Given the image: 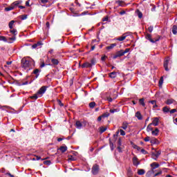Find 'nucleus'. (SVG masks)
<instances>
[{
    "instance_id": "obj_1",
    "label": "nucleus",
    "mask_w": 177,
    "mask_h": 177,
    "mask_svg": "<svg viewBox=\"0 0 177 177\" xmlns=\"http://www.w3.org/2000/svg\"><path fill=\"white\" fill-rule=\"evenodd\" d=\"M32 64V62L28 59V58H23L21 59V67L24 70H26V71H29L31 70V66Z\"/></svg>"
},
{
    "instance_id": "obj_2",
    "label": "nucleus",
    "mask_w": 177,
    "mask_h": 177,
    "mask_svg": "<svg viewBox=\"0 0 177 177\" xmlns=\"http://www.w3.org/2000/svg\"><path fill=\"white\" fill-rule=\"evenodd\" d=\"M21 3H23V1L18 0L14 1L11 5H12L14 9H16L17 8H19V9H26V6H21Z\"/></svg>"
},
{
    "instance_id": "obj_3",
    "label": "nucleus",
    "mask_w": 177,
    "mask_h": 177,
    "mask_svg": "<svg viewBox=\"0 0 177 177\" xmlns=\"http://www.w3.org/2000/svg\"><path fill=\"white\" fill-rule=\"evenodd\" d=\"M46 89H48V86H41L39 89V91L37 92L38 97H42V96H44V94L45 93V92H46Z\"/></svg>"
},
{
    "instance_id": "obj_4",
    "label": "nucleus",
    "mask_w": 177,
    "mask_h": 177,
    "mask_svg": "<svg viewBox=\"0 0 177 177\" xmlns=\"http://www.w3.org/2000/svg\"><path fill=\"white\" fill-rule=\"evenodd\" d=\"M145 38L149 42H151V44H156V42H158V41H160V39H152L151 35L149 33H147V35H145Z\"/></svg>"
},
{
    "instance_id": "obj_5",
    "label": "nucleus",
    "mask_w": 177,
    "mask_h": 177,
    "mask_svg": "<svg viewBox=\"0 0 177 177\" xmlns=\"http://www.w3.org/2000/svg\"><path fill=\"white\" fill-rule=\"evenodd\" d=\"M171 60V58L169 57H166L163 64L164 68L165 71H169V68H168V64H169V62Z\"/></svg>"
},
{
    "instance_id": "obj_6",
    "label": "nucleus",
    "mask_w": 177,
    "mask_h": 177,
    "mask_svg": "<svg viewBox=\"0 0 177 177\" xmlns=\"http://www.w3.org/2000/svg\"><path fill=\"white\" fill-rule=\"evenodd\" d=\"M91 172L93 175H97L99 174V165H94L92 167Z\"/></svg>"
},
{
    "instance_id": "obj_7",
    "label": "nucleus",
    "mask_w": 177,
    "mask_h": 177,
    "mask_svg": "<svg viewBox=\"0 0 177 177\" xmlns=\"http://www.w3.org/2000/svg\"><path fill=\"white\" fill-rule=\"evenodd\" d=\"M128 35H129V32H125L122 36L116 38V41H124L128 37Z\"/></svg>"
},
{
    "instance_id": "obj_8",
    "label": "nucleus",
    "mask_w": 177,
    "mask_h": 177,
    "mask_svg": "<svg viewBox=\"0 0 177 177\" xmlns=\"http://www.w3.org/2000/svg\"><path fill=\"white\" fill-rule=\"evenodd\" d=\"M124 50H120L118 51L115 55H113V59H117L118 57H121V56H124Z\"/></svg>"
},
{
    "instance_id": "obj_9",
    "label": "nucleus",
    "mask_w": 177,
    "mask_h": 177,
    "mask_svg": "<svg viewBox=\"0 0 177 177\" xmlns=\"http://www.w3.org/2000/svg\"><path fill=\"white\" fill-rule=\"evenodd\" d=\"M140 164V162H139V160H138V157L134 156L133 158V165H134L135 167H138V165H139Z\"/></svg>"
},
{
    "instance_id": "obj_10",
    "label": "nucleus",
    "mask_w": 177,
    "mask_h": 177,
    "mask_svg": "<svg viewBox=\"0 0 177 177\" xmlns=\"http://www.w3.org/2000/svg\"><path fill=\"white\" fill-rule=\"evenodd\" d=\"M82 68H91L92 67V65L89 62H84L81 66Z\"/></svg>"
},
{
    "instance_id": "obj_11",
    "label": "nucleus",
    "mask_w": 177,
    "mask_h": 177,
    "mask_svg": "<svg viewBox=\"0 0 177 177\" xmlns=\"http://www.w3.org/2000/svg\"><path fill=\"white\" fill-rule=\"evenodd\" d=\"M135 117H136V118H138V120H139L140 121H142V120H143V115H142L140 111H137L136 113Z\"/></svg>"
},
{
    "instance_id": "obj_12",
    "label": "nucleus",
    "mask_w": 177,
    "mask_h": 177,
    "mask_svg": "<svg viewBox=\"0 0 177 177\" xmlns=\"http://www.w3.org/2000/svg\"><path fill=\"white\" fill-rule=\"evenodd\" d=\"M160 121V119L158 118H154L153 120L152 123H151L154 127H157L158 125V122Z\"/></svg>"
},
{
    "instance_id": "obj_13",
    "label": "nucleus",
    "mask_w": 177,
    "mask_h": 177,
    "mask_svg": "<svg viewBox=\"0 0 177 177\" xmlns=\"http://www.w3.org/2000/svg\"><path fill=\"white\" fill-rule=\"evenodd\" d=\"M39 73H41V71L39 69H35L32 72V74H35V78L37 79L38 77H39Z\"/></svg>"
},
{
    "instance_id": "obj_14",
    "label": "nucleus",
    "mask_w": 177,
    "mask_h": 177,
    "mask_svg": "<svg viewBox=\"0 0 177 177\" xmlns=\"http://www.w3.org/2000/svg\"><path fill=\"white\" fill-rule=\"evenodd\" d=\"M75 127L77 129H82V122L81 121H77L75 123Z\"/></svg>"
},
{
    "instance_id": "obj_15",
    "label": "nucleus",
    "mask_w": 177,
    "mask_h": 177,
    "mask_svg": "<svg viewBox=\"0 0 177 177\" xmlns=\"http://www.w3.org/2000/svg\"><path fill=\"white\" fill-rule=\"evenodd\" d=\"M160 154H161V152L158 151L157 153H152V158L155 160H157V159L158 158V157L160 156Z\"/></svg>"
},
{
    "instance_id": "obj_16",
    "label": "nucleus",
    "mask_w": 177,
    "mask_h": 177,
    "mask_svg": "<svg viewBox=\"0 0 177 177\" xmlns=\"http://www.w3.org/2000/svg\"><path fill=\"white\" fill-rule=\"evenodd\" d=\"M159 132L160 130H158V128H156L154 130H152L151 134L153 135V136H158Z\"/></svg>"
},
{
    "instance_id": "obj_17",
    "label": "nucleus",
    "mask_w": 177,
    "mask_h": 177,
    "mask_svg": "<svg viewBox=\"0 0 177 177\" xmlns=\"http://www.w3.org/2000/svg\"><path fill=\"white\" fill-rule=\"evenodd\" d=\"M129 125V124L127 122H124L122 124V129H124V131L128 128V126Z\"/></svg>"
},
{
    "instance_id": "obj_18",
    "label": "nucleus",
    "mask_w": 177,
    "mask_h": 177,
    "mask_svg": "<svg viewBox=\"0 0 177 177\" xmlns=\"http://www.w3.org/2000/svg\"><path fill=\"white\" fill-rule=\"evenodd\" d=\"M151 167L152 168V169H156V168H158V167H160V165L157 162H153L151 164Z\"/></svg>"
},
{
    "instance_id": "obj_19",
    "label": "nucleus",
    "mask_w": 177,
    "mask_h": 177,
    "mask_svg": "<svg viewBox=\"0 0 177 177\" xmlns=\"http://www.w3.org/2000/svg\"><path fill=\"white\" fill-rule=\"evenodd\" d=\"M42 45L41 41H38L37 44H35L32 46V49H35L36 48H38V46H41Z\"/></svg>"
},
{
    "instance_id": "obj_20",
    "label": "nucleus",
    "mask_w": 177,
    "mask_h": 177,
    "mask_svg": "<svg viewBox=\"0 0 177 177\" xmlns=\"http://www.w3.org/2000/svg\"><path fill=\"white\" fill-rule=\"evenodd\" d=\"M150 143H151V145H158V140H157L156 138H152L150 140Z\"/></svg>"
},
{
    "instance_id": "obj_21",
    "label": "nucleus",
    "mask_w": 177,
    "mask_h": 177,
    "mask_svg": "<svg viewBox=\"0 0 177 177\" xmlns=\"http://www.w3.org/2000/svg\"><path fill=\"white\" fill-rule=\"evenodd\" d=\"M115 46H117V44H111L110 46H106V49H107V50H110L113 49Z\"/></svg>"
},
{
    "instance_id": "obj_22",
    "label": "nucleus",
    "mask_w": 177,
    "mask_h": 177,
    "mask_svg": "<svg viewBox=\"0 0 177 177\" xmlns=\"http://www.w3.org/2000/svg\"><path fill=\"white\" fill-rule=\"evenodd\" d=\"M149 103H151V104L153 105V109L158 107V105H157V101H156V100H151V101H149Z\"/></svg>"
},
{
    "instance_id": "obj_23",
    "label": "nucleus",
    "mask_w": 177,
    "mask_h": 177,
    "mask_svg": "<svg viewBox=\"0 0 177 177\" xmlns=\"http://www.w3.org/2000/svg\"><path fill=\"white\" fill-rule=\"evenodd\" d=\"M115 77H117V72H112L109 73V77L110 78H115Z\"/></svg>"
},
{
    "instance_id": "obj_24",
    "label": "nucleus",
    "mask_w": 177,
    "mask_h": 177,
    "mask_svg": "<svg viewBox=\"0 0 177 177\" xmlns=\"http://www.w3.org/2000/svg\"><path fill=\"white\" fill-rule=\"evenodd\" d=\"M51 62L53 63V64L54 66H57V64H59V60H57V59H55V58L51 59Z\"/></svg>"
},
{
    "instance_id": "obj_25",
    "label": "nucleus",
    "mask_w": 177,
    "mask_h": 177,
    "mask_svg": "<svg viewBox=\"0 0 177 177\" xmlns=\"http://www.w3.org/2000/svg\"><path fill=\"white\" fill-rule=\"evenodd\" d=\"M13 9H15V8H14L13 6L11 4L9 7H7L5 8V11L10 12V10H13Z\"/></svg>"
},
{
    "instance_id": "obj_26",
    "label": "nucleus",
    "mask_w": 177,
    "mask_h": 177,
    "mask_svg": "<svg viewBox=\"0 0 177 177\" xmlns=\"http://www.w3.org/2000/svg\"><path fill=\"white\" fill-rule=\"evenodd\" d=\"M172 32L174 35H176V34H177V26L176 25L173 26Z\"/></svg>"
},
{
    "instance_id": "obj_27",
    "label": "nucleus",
    "mask_w": 177,
    "mask_h": 177,
    "mask_svg": "<svg viewBox=\"0 0 177 177\" xmlns=\"http://www.w3.org/2000/svg\"><path fill=\"white\" fill-rule=\"evenodd\" d=\"M153 174H154V170L152 169L151 170H149L147 172V176L151 177Z\"/></svg>"
},
{
    "instance_id": "obj_28",
    "label": "nucleus",
    "mask_w": 177,
    "mask_h": 177,
    "mask_svg": "<svg viewBox=\"0 0 177 177\" xmlns=\"http://www.w3.org/2000/svg\"><path fill=\"white\" fill-rule=\"evenodd\" d=\"M10 32L13 35L14 37H16V35L17 34V30L16 29H11L10 30Z\"/></svg>"
},
{
    "instance_id": "obj_29",
    "label": "nucleus",
    "mask_w": 177,
    "mask_h": 177,
    "mask_svg": "<svg viewBox=\"0 0 177 177\" xmlns=\"http://www.w3.org/2000/svg\"><path fill=\"white\" fill-rule=\"evenodd\" d=\"M90 109H94L95 106H96V102H91L88 104Z\"/></svg>"
},
{
    "instance_id": "obj_30",
    "label": "nucleus",
    "mask_w": 177,
    "mask_h": 177,
    "mask_svg": "<svg viewBox=\"0 0 177 177\" xmlns=\"http://www.w3.org/2000/svg\"><path fill=\"white\" fill-rule=\"evenodd\" d=\"M139 103L143 107H145V106H146V104L145 103V99H143V98H141V99L139 100Z\"/></svg>"
},
{
    "instance_id": "obj_31",
    "label": "nucleus",
    "mask_w": 177,
    "mask_h": 177,
    "mask_svg": "<svg viewBox=\"0 0 177 177\" xmlns=\"http://www.w3.org/2000/svg\"><path fill=\"white\" fill-rule=\"evenodd\" d=\"M8 41L10 44H12V42H15V41H16V36H13L12 37H9Z\"/></svg>"
},
{
    "instance_id": "obj_32",
    "label": "nucleus",
    "mask_w": 177,
    "mask_h": 177,
    "mask_svg": "<svg viewBox=\"0 0 177 177\" xmlns=\"http://www.w3.org/2000/svg\"><path fill=\"white\" fill-rule=\"evenodd\" d=\"M120 132L121 136H125V131H124V130L120 129V130H118V131H117L116 133L118 135V133H120Z\"/></svg>"
},
{
    "instance_id": "obj_33",
    "label": "nucleus",
    "mask_w": 177,
    "mask_h": 177,
    "mask_svg": "<svg viewBox=\"0 0 177 177\" xmlns=\"http://www.w3.org/2000/svg\"><path fill=\"white\" fill-rule=\"evenodd\" d=\"M106 131H107V128L106 127H101L100 128V133H103V132H106Z\"/></svg>"
},
{
    "instance_id": "obj_34",
    "label": "nucleus",
    "mask_w": 177,
    "mask_h": 177,
    "mask_svg": "<svg viewBox=\"0 0 177 177\" xmlns=\"http://www.w3.org/2000/svg\"><path fill=\"white\" fill-rule=\"evenodd\" d=\"M146 173V171H145V169H139L138 171V175H145V174Z\"/></svg>"
},
{
    "instance_id": "obj_35",
    "label": "nucleus",
    "mask_w": 177,
    "mask_h": 177,
    "mask_svg": "<svg viewBox=\"0 0 177 177\" xmlns=\"http://www.w3.org/2000/svg\"><path fill=\"white\" fill-rule=\"evenodd\" d=\"M59 150L62 152L64 153L66 151H67V147H61L59 148Z\"/></svg>"
},
{
    "instance_id": "obj_36",
    "label": "nucleus",
    "mask_w": 177,
    "mask_h": 177,
    "mask_svg": "<svg viewBox=\"0 0 177 177\" xmlns=\"http://www.w3.org/2000/svg\"><path fill=\"white\" fill-rule=\"evenodd\" d=\"M175 100L174 99H169L167 100L166 104H172Z\"/></svg>"
},
{
    "instance_id": "obj_37",
    "label": "nucleus",
    "mask_w": 177,
    "mask_h": 177,
    "mask_svg": "<svg viewBox=\"0 0 177 177\" xmlns=\"http://www.w3.org/2000/svg\"><path fill=\"white\" fill-rule=\"evenodd\" d=\"M162 84H164V77H161L159 80V86H162Z\"/></svg>"
},
{
    "instance_id": "obj_38",
    "label": "nucleus",
    "mask_w": 177,
    "mask_h": 177,
    "mask_svg": "<svg viewBox=\"0 0 177 177\" xmlns=\"http://www.w3.org/2000/svg\"><path fill=\"white\" fill-rule=\"evenodd\" d=\"M151 124H149L148 126H147V131H148V132H150V131H153V127H151Z\"/></svg>"
},
{
    "instance_id": "obj_39",
    "label": "nucleus",
    "mask_w": 177,
    "mask_h": 177,
    "mask_svg": "<svg viewBox=\"0 0 177 177\" xmlns=\"http://www.w3.org/2000/svg\"><path fill=\"white\" fill-rule=\"evenodd\" d=\"M38 93H37L36 94H35L34 95L30 97V99H33L34 100H37V99H38Z\"/></svg>"
},
{
    "instance_id": "obj_40",
    "label": "nucleus",
    "mask_w": 177,
    "mask_h": 177,
    "mask_svg": "<svg viewBox=\"0 0 177 177\" xmlns=\"http://www.w3.org/2000/svg\"><path fill=\"white\" fill-rule=\"evenodd\" d=\"M13 24H15V21H10L8 26H9V28H10V30H12L13 28Z\"/></svg>"
},
{
    "instance_id": "obj_41",
    "label": "nucleus",
    "mask_w": 177,
    "mask_h": 177,
    "mask_svg": "<svg viewBox=\"0 0 177 177\" xmlns=\"http://www.w3.org/2000/svg\"><path fill=\"white\" fill-rule=\"evenodd\" d=\"M163 113H169V109L167 106L163 107L162 109Z\"/></svg>"
},
{
    "instance_id": "obj_42",
    "label": "nucleus",
    "mask_w": 177,
    "mask_h": 177,
    "mask_svg": "<svg viewBox=\"0 0 177 177\" xmlns=\"http://www.w3.org/2000/svg\"><path fill=\"white\" fill-rule=\"evenodd\" d=\"M124 1H122V0H118L115 1V3H118V6H122V4Z\"/></svg>"
},
{
    "instance_id": "obj_43",
    "label": "nucleus",
    "mask_w": 177,
    "mask_h": 177,
    "mask_svg": "<svg viewBox=\"0 0 177 177\" xmlns=\"http://www.w3.org/2000/svg\"><path fill=\"white\" fill-rule=\"evenodd\" d=\"M90 64L91 65V67H92V66H95V64H96V59H92L91 60Z\"/></svg>"
},
{
    "instance_id": "obj_44",
    "label": "nucleus",
    "mask_w": 177,
    "mask_h": 177,
    "mask_svg": "<svg viewBox=\"0 0 177 177\" xmlns=\"http://www.w3.org/2000/svg\"><path fill=\"white\" fill-rule=\"evenodd\" d=\"M0 41H3L4 42L8 41V40L6 39V37H5V36H0Z\"/></svg>"
},
{
    "instance_id": "obj_45",
    "label": "nucleus",
    "mask_w": 177,
    "mask_h": 177,
    "mask_svg": "<svg viewBox=\"0 0 177 177\" xmlns=\"http://www.w3.org/2000/svg\"><path fill=\"white\" fill-rule=\"evenodd\" d=\"M102 116L103 118H107V117L110 116V113H105L102 114Z\"/></svg>"
},
{
    "instance_id": "obj_46",
    "label": "nucleus",
    "mask_w": 177,
    "mask_h": 177,
    "mask_svg": "<svg viewBox=\"0 0 177 177\" xmlns=\"http://www.w3.org/2000/svg\"><path fill=\"white\" fill-rule=\"evenodd\" d=\"M44 164H45V165H50L52 164V162H50V160H45L44 162Z\"/></svg>"
},
{
    "instance_id": "obj_47",
    "label": "nucleus",
    "mask_w": 177,
    "mask_h": 177,
    "mask_svg": "<svg viewBox=\"0 0 177 177\" xmlns=\"http://www.w3.org/2000/svg\"><path fill=\"white\" fill-rule=\"evenodd\" d=\"M68 161H75V158H74L73 156H70L68 159Z\"/></svg>"
},
{
    "instance_id": "obj_48",
    "label": "nucleus",
    "mask_w": 177,
    "mask_h": 177,
    "mask_svg": "<svg viewBox=\"0 0 177 177\" xmlns=\"http://www.w3.org/2000/svg\"><path fill=\"white\" fill-rule=\"evenodd\" d=\"M87 124H88V123L86 120H83L82 122V127H86Z\"/></svg>"
},
{
    "instance_id": "obj_49",
    "label": "nucleus",
    "mask_w": 177,
    "mask_h": 177,
    "mask_svg": "<svg viewBox=\"0 0 177 177\" xmlns=\"http://www.w3.org/2000/svg\"><path fill=\"white\" fill-rule=\"evenodd\" d=\"M153 30H154V27H153V26H150L148 28V31H149L150 32H153Z\"/></svg>"
},
{
    "instance_id": "obj_50",
    "label": "nucleus",
    "mask_w": 177,
    "mask_h": 177,
    "mask_svg": "<svg viewBox=\"0 0 177 177\" xmlns=\"http://www.w3.org/2000/svg\"><path fill=\"white\" fill-rule=\"evenodd\" d=\"M138 16L139 19H142L143 17V13H142V12H138Z\"/></svg>"
},
{
    "instance_id": "obj_51",
    "label": "nucleus",
    "mask_w": 177,
    "mask_h": 177,
    "mask_svg": "<svg viewBox=\"0 0 177 177\" xmlns=\"http://www.w3.org/2000/svg\"><path fill=\"white\" fill-rule=\"evenodd\" d=\"M27 19V15H24L21 16V20H26Z\"/></svg>"
},
{
    "instance_id": "obj_52",
    "label": "nucleus",
    "mask_w": 177,
    "mask_h": 177,
    "mask_svg": "<svg viewBox=\"0 0 177 177\" xmlns=\"http://www.w3.org/2000/svg\"><path fill=\"white\" fill-rule=\"evenodd\" d=\"M161 174H162V171L160 170L158 173L155 174L153 176H158L159 175H161Z\"/></svg>"
},
{
    "instance_id": "obj_53",
    "label": "nucleus",
    "mask_w": 177,
    "mask_h": 177,
    "mask_svg": "<svg viewBox=\"0 0 177 177\" xmlns=\"http://www.w3.org/2000/svg\"><path fill=\"white\" fill-rule=\"evenodd\" d=\"M118 112V109H111L110 110V113H111L112 114L114 113H117Z\"/></svg>"
},
{
    "instance_id": "obj_54",
    "label": "nucleus",
    "mask_w": 177,
    "mask_h": 177,
    "mask_svg": "<svg viewBox=\"0 0 177 177\" xmlns=\"http://www.w3.org/2000/svg\"><path fill=\"white\" fill-rule=\"evenodd\" d=\"M151 140V139H150V137H149V136H147V137L144 139L145 142H150Z\"/></svg>"
},
{
    "instance_id": "obj_55",
    "label": "nucleus",
    "mask_w": 177,
    "mask_h": 177,
    "mask_svg": "<svg viewBox=\"0 0 177 177\" xmlns=\"http://www.w3.org/2000/svg\"><path fill=\"white\" fill-rule=\"evenodd\" d=\"M118 146H122V143L121 142V138H119L118 140Z\"/></svg>"
},
{
    "instance_id": "obj_56",
    "label": "nucleus",
    "mask_w": 177,
    "mask_h": 177,
    "mask_svg": "<svg viewBox=\"0 0 177 177\" xmlns=\"http://www.w3.org/2000/svg\"><path fill=\"white\" fill-rule=\"evenodd\" d=\"M118 151L119 153H122V147H121V146H118Z\"/></svg>"
},
{
    "instance_id": "obj_57",
    "label": "nucleus",
    "mask_w": 177,
    "mask_h": 177,
    "mask_svg": "<svg viewBox=\"0 0 177 177\" xmlns=\"http://www.w3.org/2000/svg\"><path fill=\"white\" fill-rule=\"evenodd\" d=\"M129 50H131V48H126L125 50H123L124 55H125V53H128Z\"/></svg>"
},
{
    "instance_id": "obj_58",
    "label": "nucleus",
    "mask_w": 177,
    "mask_h": 177,
    "mask_svg": "<svg viewBox=\"0 0 177 177\" xmlns=\"http://www.w3.org/2000/svg\"><path fill=\"white\" fill-rule=\"evenodd\" d=\"M57 102L61 107H63V106H64V104L62 103V101L60 100H58Z\"/></svg>"
},
{
    "instance_id": "obj_59",
    "label": "nucleus",
    "mask_w": 177,
    "mask_h": 177,
    "mask_svg": "<svg viewBox=\"0 0 177 177\" xmlns=\"http://www.w3.org/2000/svg\"><path fill=\"white\" fill-rule=\"evenodd\" d=\"M40 2L41 3H48L49 2V0H40Z\"/></svg>"
},
{
    "instance_id": "obj_60",
    "label": "nucleus",
    "mask_w": 177,
    "mask_h": 177,
    "mask_svg": "<svg viewBox=\"0 0 177 177\" xmlns=\"http://www.w3.org/2000/svg\"><path fill=\"white\" fill-rule=\"evenodd\" d=\"M169 113H170V114H174V113H176V109H171L169 111Z\"/></svg>"
},
{
    "instance_id": "obj_61",
    "label": "nucleus",
    "mask_w": 177,
    "mask_h": 177,
    "mask_svg": "<svg viewBox=\"0 0 177 177\" xmlns=\"http://www.w3.org/2000/svg\"><path fill=\"white\" fill-rule=\"evenodd\" d=\"M109 21V17H105L102 19V21Z\"/></svg>"
},
{
    "instance_id": "obj_62",
    "label": "nucleus",
    "mask_w": 177,
    "mask_h": 177,
    "mask_svg": "<svg viewBox=\"0 0 177 177\" xmlns=\"http://www.w3.org/2000/svg\"><path fill=\"white\" fill-rule=\"evenodd\" d=\"M141 153H142V154H147V151L146 150H145L144 149H141Z\"/></svg>"
},
{
    "instance_id": "obj_63",
    "label": "nucleus",
    "mask_w": 177,
    "mask_h": 177,
    "mask_svg": "<svg viewBox=\"0 0 177 177\" xmlns=\"http://www.w3.org/2000/svg\"><path fill=\"white\" fill-rule=\"evenodd\" d=\"M125 13H127V12H125V10H122L120 12V15L122 16V15H125Z\"/></svg>"
},
{
    "instance_id": "obj_64",
    "label": "nucleus",
    "mask_w": 177,
    "mask_h": 177,
    "mask_svg": "<svg viewBox=\"0 0 177 177\" xmlns=\"http://www.w3.org/2000/svg\"><path fill=\"white\" fill-rule=\"evenodd\" d=\"M107 100H108V102H113V98L109 97L107 98Z\"/></svg>"
}]
</instances>
